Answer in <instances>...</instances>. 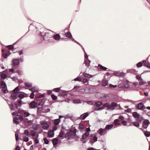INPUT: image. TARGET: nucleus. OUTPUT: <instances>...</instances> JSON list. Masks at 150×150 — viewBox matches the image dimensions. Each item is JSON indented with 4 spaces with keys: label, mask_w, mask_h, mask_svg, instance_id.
Listing matches in <instances>:
<instances>
[{
    "label": "nucleus",
    "mask_w": 150,
    "mask_h": 150,
    "mask_svg": "<svg viewBox=\"0 0 150 150\" xmlns=\"http://www.w3.org/2000/svg\"><path fill=\"white\" fill-rule=\"evenodd\" d=\"M82 49L84 52V60L83 64H85L86 66H90V64L91 61L88 59V55L86 52L84 48L83 47Z\"/></svg>",
    "instance_id": "2"
},
{
    "label": "nucleus",
    "mask_w": 150,
    "mask_h": 150,
    "mask_svg": "<svg viewBox=\"0 0 150 150\" xmlns=\"http://www.w3.org/2000/svg\"><path fill=\"white\" fill-rule=\"evenodd\" d=\"M64 135V132L62 131H61L58 137H62Z\"/></svg>",
    "instance_id": "43"
},
{
    "label": "nucleus",
    "mask_w": 150,
    "mask_h": 150,
    "mask_svg": "<svg viewBox=\"0 0 150 150\" xmlns=\"http://www.w3.org/2000/svg\"><path fill=\"white\" fill-rule=\"evenodd\" d=\"M97 132L100 136H104L107 133V131L106 130L105 128L103 129L100 128L98 129Z\"/></svg>",
    "instance_id": "3"
},
{
    "label": "nucleus",
    "mask_w": 150,
    "mask_h": 150,
    "mask_svg": "<svg viewBox=\"0 0 150 150\" xmlns=\"http://www.w3.org/2000/svg\"><path fill=\"white\" fill-rule=\"evenodd\" d=\"M45 33L43 32H40V33H38L36 39L37 43L40 44L42 42L44 41L45 43H53L54 41L52 38L50 37H45L42 35V34H45Z\"/></svg>",
    "instance_id": "1"
},
{
    "label": "nucleus",
    "mask_w": 150,
    "mask_h": 150,
    "mask_svg": "<svg viewBox=\"0 0 150 150\" xmlns=\"http://www.w3.org/2000/svg\"><path fill=\"white\" fill-rule=\"evenodd\" d=\"M123 84L125 87L128 88L129 87V82L127 81L124 82H123Z\"/></svg>",
    "instance_id": "29"
},
{
    "label": "nucleus",
    "mask_w": 150,
    "mask_h": 150,
    "mask_svg": "<svg viewBox=\"0 0 150 150\" xmlns=\"http://www.w3.org/2000/svg\"><path fill=\"white\" fill-rule=\"evenodd\" d=\"M133 116L135 118H138L139 117V115L136 112H134L132 113Z\"/></svg>",
    "instance_id": "31"
},
{
    "label": "nucleus",
    "mask_w": 150,
    "mask_h": 150,
    "mask_svg": "<svg viewBox=\"0 0 150 150\" xmlns=\"http://www.w3.org/2000/svg\"><path fill=\"white\" fill-rule=\"evenodd\" d=\"M32 127L34 130H37L38 127L37 124H34L32 126Z\"/></svg>",
    "instance_id": "45"
},
{
    "label": "nucleus",
    "mask_w": 150,
    "mask_h": 150,
    "mask_svg": "<svg viewBox=\"0 0 150 150\" xmlns=\"http://www.w3.org/2000/svg\"><path fill=\"white\" fill-rule=\"evenodd\" d=\"M25 135L27 136H28V131L27 130H25L24 131V134H23L24 137L23 140L24 141L27 142L28 141V138L27 137H25L24 135Z\"/></svg>",
    "instance_id": "4"
},
{
    "label": "nucleus",
    "mask_w": 150,
    "mask_h": 150,
    "mask_svg": "<svg viewBox=\"0 0 150 150\" xmlns=\"http://www.w3.org/2000/svg\"><path fill=\"white\" fill-rule=\"evenodd\" d=\"M122 124L124 126H126L127 125V122L125 120H123L122 122Z\"/></svg>",
    "instance_id": "62"
},
{
    "label": "nucleus",
    "mask_w": 150,
    "mask_h": 150,
    "mask_svg": "<svg viewBox=\"0 0 150 150\" xmlns=\"http://www.w3.org/2000/svg\"><path fill=\"white\" fill-rule=\"evenodd\" d=\"M102 105L101 102H98L96 103L95 105L97 107L100 106Z\"/></svg>",
    "instance_id": "47"
},
{
    "label": "nucleus",
    "mask_w": 150,
    "mask_h": 150,
    "mask_svg": "<svg viewBox=\"0 0 150 150\" xmlns=\"http://www.w3.org/2000/svg\"><path fill=\"white\" fill-rule=\"evenodd\" d=\"M62 92L61 93V96H66L67 93L68 92V91H65L64 90H62Z\"/></svg>",
    "instance_id": "30"
},
{
    "label": "nucleus",
    "mask_w": 150,
    "mask_h": 150,
    "mask_svg": "<svg viewBox=\"0 0 150 150\" xmlns=\"http://www.w3.org/2000/svg\"><path fill=\"white\" fill-rule=\"evenodd\" d=\"M61 88V87L54 88L53 89V91L56 92H58L60 90Z\"/></svg>",
    "instance_id": "41"
},
{
    "label": "nucleus",
    "mask_w": 150,
    "mask_h": 150,
    "mask_svg": "<svg viewBox=\"0 0 150 150\" xmlns=\"http://www.w3.org/2000/svg\"><path fill=\"white\" fill-rule=\"evenodd\" d=\"M18 119L17 117H15L13 119V122L16 124H18L19 123L18 122Z\"/></svg>",
    "instance_id": "32"
},
{
    "label": "nucleus",
    "mask_w": 150,
    "mask_h": 150,
    "mask_svg": "<svg viewBox=\"0 0 150 150\" xmlns=\"http://www.w3.org/2000/svg\"><path fill=\"white\" fill-rule=\"evenodd\" d=\"M131 123H132L135 127H138L139 126V124L137 122H132Z\"/></svg>",
    "instance_id": "44"
},
{
    "label": "nucleus",
    "mask_w": 150,
    "mask_h": 150,
    "mask_svg": "<svg viewBox=\"0 0 150 150\" xmlns=\"http://www.w3.org/2000/svg\"><path fill=\"white\" fill-rule=\"evenodd\" d=\"M97 140V137L96 136H94L93 138L90 139V143L91 144H93L96 142Z\"/></svg>",
    "instance_id": "11"
},
{
    "label": "nucleus",
    "mask_w": 150,
    "mask_h": 150,
    "mask_svg": "<svg viewBox=\"0 0 150 150\" xmlns=\"http://www.w3.org/2000/svg\"><path fill=\"white\" fill-rule=\"evenodd\" d=\"M149 123V122L148 120H145L144 121L143 124L146 125H148Z\"/></svg>",
    "instance_id": "40"
},
{
    "label": "nucleus",
    "mask_w": 150,
    "mask_h": 150,
    "mask_svg": "<svg viewBox=\"0 0 150 150\" xmlns=\"http://www.w3.org/2000/svg\"><path fill=\"white\" fill-rule=\"evenodd\" d=\"M109 87L111 88H116L117 87V86L116 85H112L111 84H109Z\"/></svg>",
    "instance_id": "55"
},
{
    "label": "nucleus",
    "mask_w": 150,
    "mask_h": 150,
    "mask_svg": "<svg viewBox=\"0 0 150 150\" xmlns=\"http://www.w3.org/2000/svg\"><path fill=\"white\" fill-rule=\"evenodd\" d=\"M115 75L117 76H125V73L122 72H115Z\"/></svg>",
    "instance_id": "24"
},
{
    "label": "nucleus",
    "mask_w": 150,
    "mask_h": 150,
    "mask_svg": "<svg viewBox=\"0 0 150 150\" xmlns=\"http://www.w3.org/2000/svg\"><path fill=\"white\" fill-rule=\"evenodd\" d=\"M60 38L61 36L59 34H57L53 36L54 39L56 40H60Z\"/></svg>",
    "instance_id": "18"
},
{
    "label": "nucleus",
    "mask_w": 150,
    "mask_h": 150,
    "mask_svg": "<svg viewBox=\"0 0 150 150\" xmlns=\"http://www.w3.org/2000/svg\"><path fill=\"white\" fill-rule=\"evenodd\" d=\"M89 134L88 132H86L82 136V138L83 139H86L89 136Z\"/></svg>",
    "instance_id": "22"
},
{
    "label": "nucleus",
    "mask_w": 150,
    "mask_h": 150,
    "mask_svg": "<svg viewBox=\"0 0 150 150\" xmlns=\"http://www.w3.org/2000/svg\"><path fill=\"white\" fill-rule=\"evenodd\" d=\"M30 134L32 136H35L37 134V133L36 132L33 130L30 132Z\"/></svg>",
    "instance_id": "36"
},
{
    "label": "nucleus",
    "mask_w": 150,
    "mask_h": 150,
    "mask_svg": "<svg viewBox=\"0 0 150 150\" xmlns=\"http://www.w3.org/2000/svg\"><path fill=\"white\" fill-rule=\"evenodd\" d=\"M74 80L76 81H78L80 82L81 81V78L80 77H77L75 78Z\"/></svg>",
    "instance_id": "51"
},
{
    "label": "nucleus",
    "mask_w": 150,
    "mask_h": 150,
    "mask_svg": "<svg viewBox=\"0 0 150 150\" xmlns=\"http://www.w3.org/2000/svg\"><path fill=\"white\" fill-rule=\"evenodd\" d=\"M89 115V114L87 112H86L82 114L80 116V119L83 120L85 119Z\"/></svg>",
    "instance_id": "12"
},
{
    "label": "nucleus",
    "mask_w": 150,
    "mask_h": 150,
    "mask_svg": "<svg viewBox=\"0 0 150 150\" xmlns=\"http://www.w3.org/2000/svg\"><path fill=\"white\" fill-rule=\"evenodd\" d=\"M143 66H150V63L149 62H146H146L145 63H144Z\"/></svg>",
    "instance_id": "60"
},
{
    "label": "nucleus",
    "mask_w": 150,
    "mask_h": 150,
    "mask_svg": "<svg viewBox=\"0 0 150 150\" xmlns=\"http://www.w3.org/2000/svg\"><path fill=\"white\" fill-rule=\"evenodd\" d=\"M9 106H10V108L11 110H14V107L13 106V105L11 104L10 105H9Z\"/></svg>",
    "instance_id": "61"
},
{
    "label": "nucleus",
    "mask_w": 150,
    "mask_h": 150,
    "mask_svg": "<svg viewBox=\"0 0 150 150\" xmlns=\"http://www.w3.org/2000/svg\"><path fill=\"white\" fill-rule=\"evenodd\" d=\"M146 62V60H142V61L139 62L137 63L136 66H143L144 63H145Z\"/></svg>",
    "instance_id": "21"
},
{
    "label": "nucleus",
    "mask_w": 150,
    "mask_h": 150,
    "mask_svg": "<svg viewBox=\"0 0 150 150\" xmlns=\"http://www.w3.org/2000/svg\"><path fill=\"white\" fill-rule=\"evenodd\" d=\"M141 130L143 131L146 137H149L150 136V132L147 131H144V130L143 129L141 128H139Z\"/></svg>",
    "instance_id": "15"
},
{
    "label": "nucleus",
    "mask_w": 150,
    "mask_h": 150,
    "mask_svg": "<svg viewBox=\"0 0 150 150\" xmlns=\"http://www.w3.org/2000/svg\"><path fill=\"white\" fill-rule=\"evenodd\" d=\"M1 79H5L7 77V75L6 74L4 73L2 74L1 75Z\"/></svg>",
    "instance_id": "38"
},
{
    "label": "nucleus",
    "mask_w": 150,
    "mask_h": 150,
    "mask_svg": "<svg viewBox=\"0 0 150 150\" xmlns=\"http://www.w3.org/2000/svg\"><path fill=\"white\" fill-rule=\"evenodd\" d=\"M85 128V127L83 125H81L79 127V129L80 130H83Z\"/></svg>",
    "instance_id": "64"
},
{
    "label": "nucleus",
    "mask_w": 150,
    "mask_h": 150,
    "mask_svg": "<svg viewBox=\"0 0 150 150\" xmlns=\"http://www.w3.org/2000/svg\"><path fill=\"white\" fill-rule=\"evenodd\" d=\"M12 62L13 66H16L19 64V60L17 59H14L12 60Z\"/></svg>",
    "instance_id": "13"
},
{
    "label": "nucleus",
    "mask_w": 150,
    "mask_h": 150,
    "mask_svg": "<svg viewBox=\"0 0 150 150\" xmlns=\"http://www.w3.org/2000/svg\"><path fill=\"white\" fill-rule=\"evenodd\" d=\"M137 108L138 109L142 110H143L145 108L143 104L142 103H140L138 104Z\"/></svg>",
    "instance_id": "5"
},
{
    "label": "nucleus",
    "mask_w": 150,
    "mask_h": 150,
    "mask_svg": "<svg viewBox=\"0 0 150 150\" xmlns=\"http://www.w3.org/2000/svg\"><path fill=\"white\" fill-rule=\"evenodd\" d=\"M1 86L2 88L6 89L7 88V86L6 83L3 81H1Z\"/></svg>",
    "instance_id": "23"
},
{
    "label": "nucleus",
    "mask_w": 150,
    "mask_h": 150,
    "mask_svg": "<svg viewBox=\"0 0 150 150\" xmlns=\"http://www.w3.org/2000/svg\"><path fill=\"white\" fill-rule=\"evenodd\" d=\"M119 120L118 119H116L114 120V123L115 125H120V124L118 123Z\"/></svg>",
    "instance_id": "39"
},
{
    "label": "nucleus",
    "mask_w": 150,
    "mask_h": 150,
    "mask_svg": "<svg viewBox=\"0 0 150 150\" xmlns=\"http://www.w3.org/2000/svg\"><path fill=\"white\" fill-rule=\"evenodd\" d=\"M52 143L54 147H55V146L58 143V139L57 138H55L52 139Z\"/></svg>",
    "instance_id": "16"
},
{
    "label": "nucleus",
    "mask_w": 150,
    "mask_h": 150,
    "mask_svg": "<svg viewBox=\"0 0 150 150\" xmlns=\"http://www.w3.org/2000/svg\"><path fill=\"white\" fill-rule=\"evenodd\" d=\"M113 126L112 124L107 125L106 126L105 129L107 131L111 129Z\"/></svg>",
    "instance_id": "20"
},
{
    "label": "nucleus",
    "mask_w": 150,
    "mask_h": 150,
    "mask_svg": "<svg viewBox=\"0 0 150 150\" xmlns=\"http://www.w3.org/2000/svg\"><path fill=\"white\" fill-rule=\"evenodd\" d=\"M6 47L9 50H12L13 48V46L12 45H8L6 46Z\"/></svg>",
    "instance_id": "46"
},
{
    "label": "nucleus",
    "mask_w": 150,
    "mask_h": 150,
    "mask_svg": "<svg viewBox=\"0 0 150 150\" xmlns=\"http://www.w3.org/2000/svg\"><path fill=\"white\" fill-rule=\"evenodd\" d=\"M88 82V79L85 78H84L83 79V82L84 83H85Z\"/></svg>",
    "instance_id": "59"
},
{
    "label": "nucleus",
    "mask_w": 150,
    "mask_h": 150,
    "mask_svg": "<svg viewBox=\"0 0 150 150\" xmlns=\"http://www.w3.org/2000/svg\"><path fill=\"white\" fill-rule=\"evenodd\" d=\"M12 115H13L15 116H18V114L17 112H14L12 113Z\"/></svg>",
    "instance_id": "63"
},
{
    "label": "nucleus",
    "mask_w": 150,
    "mask_h": 150,
    "mask_svg": "<svg viewBox=\"0 0 150 150\" xmlns=\"http://www.w3.org/2000/svg\"><path fill=\"white\" fill-rule=\"evenodd\" d=\"M48 135L50 137H52L54 136V132L52 130H50L48 132Z\"/></svg>",
    "instance_id": "19"
},
{
    "label": "nucleus",
    "mask_w": 150,
    "mask_h": 150,
    "mask_svg": "<svg viewBox=\"0 0 150 150\" xmlns=\"http://www.w3.org/2000/svg\"><path fill=\"white\" fill-rule=\"evenodd\" d=\"M57 129V126L56 125H54L52 129V131H53V132H54V131L56 130Z\"/></svg>",
    "instance_id": "58"
},
{
    "label": "nucleus",
    "mask_w": 150,
    "mask_h": 150,
    "mask_svg": "<svg viewBox=\"0 0 150 150\" xmlns=\"http://www.w3.org/2000/svg\"><path fill=\"white\" fill-rule=\"evenodd\" d=\"M63 35L65 37H68L69 38H70L72 37L71 33L69 31L63 34Z\"/></svg>",
    "instance_id": "10"
},
{
    "label": "nucleus",
    "mask_w": 150,
    "mask_h": 150,
    "mask_svg": "<svg viewBox=\"0 0 150 150\" xmlns=\"http://www.w3.org/2000/svg\"><path fill=\"white\" fill-rule=\"evenodd\" d=\"M45 100L44 98H43L42 99L41 101L39 104V105H40L42 106L44 104L45 102Z\"/></svg>",
    "instance_id": "35"
},
{
    "label": "nucleus",
    "mask_w": 150,
    "mask_h": 150,
    "mask_svg": "<svg viewBox=\"0 0 150 150\" xmlns=\"http://www.w3.org/2000/svg\"><path fill=\"white\" fill-rule=\"evenodd\" d=\"M118 118L119 120H122L124 119V117L123 116L120 115L119 116Z\"/></svg>",
    "instance_id": "57"
},
{
    "label": "nucleus",
    "mask_w": 150,
    "mask_h": 150,
    "mask_svg": "<svg viewBox=\"0 0 150 150\" xmlns=\"http://www.w3.org/2000/svg\"><path fill=\"white\" fill-rule=\"evenodd\" d=\"M35 23H30V25L29 26V29H28L29 31V30H30V28H31L32 27H33V28H32L33 29V28L37 29V27H35Z\"/></svg>",
    "instance_id": "27"
},
{
    "label": "nucleus",
    "mask_w": 150,
    "mask_h": 150,
    "mask_svg": "<svg viewBox=\"0 0 150 150\" xmlns=\"http://www.w3.org/2000/svg\"><path fill=\"white\" fill-rule=\"evenodd\" d=\"M43 140L44 141L45 144H48L49 143V141L47 138H44L43 139Z\"/></svg>",
    "instance_id": "48"
},
{
    "label": "nucleus",
    "mask_w": 150,
    "mask_h": 150,
    "mask_svg": "<svg viewBox=\"0 0 150 150\" xmlns=\"http://www.w3.org/2000/svg\"><path fill=\"white\" fill-rule=\"evenodd\" d=\"M17 96V94L16 93H13L11 94V97L12 98L13 100L15 99Z\"/></svg>",
    "instance_id": "33"
},
{
    "label": "nucleus",
    "mask_w": 150,
    "mask_h": 150,
    "mask_svg": "<svg viewBox=\"0 0 150 150\" xmlns=\"http://www.w3.org/2000/svg\"><path fill=\"white\" fill-rule=\"evenodd\" d=\"M18 97L20 98H23L25 97V96L24 94L21 93L18 95Z\"/></svg>",
    "instance_id": "52"
},
{
    "label": "nucleus",
    "mask_w": 150,
    "mask_h": 150,
    "mask_svg": "<svg viewBox=\"0 0 150 150\" xmlns=\"http://www.w3.org/2000/svg\"><path fill=\"white\" fill-rule=\"evenodd\" d=\"M73 102L74 103H81V101L79 99H74L73 101Z\"/></svg>",
    "instance_id": "37"
},
{
    "label": "nucleus",
    "mask_w": 150,
    "mask_h": 150,
    "mask_svg": "<svg viewBox=\"0 0 150 150\" xmlns=\"http://www.w3.org/2000/svg\"><path fill=\"white\" fill-rule=\"evenodd\" d=\"M91 88H86L84 89V91L83 92L86 94L91 93Z\"/></svg>",
    "instance_id": "17"
},
{
    "label": "nucleus",
    "mask_w": 150,
    "mask_h": 150,
    "mask_svg": "<svg viewBox=\"0 0 150 150\" xmlns=\"http://www.w3.org/2000/svg\"><path fill=\"white\" fill-rule=\"evenodd\" d=\"M53 100H56L57 99V97L54 94H52L51 96Z\"/></svg>",
    "instance_id": "49"
},
{
    "label": "nucleus",
    "mask_w": 150,
    "mask_h": 150,
    "mask_svg": "<svg viewBox=\"0 0 150 150\" xmlns=\"http://www.w3.org/2000/svg\"><path fill=\"white\" fill-rule=\"evenodd\" d=\"M44 29V28H41L40 29V31H38L39 33H40V32H44L45 33V34L43 35H42L45 36V37H47L48 36V37H49L48 35H49V33L48 32H45V30L46 31V30H45L44 31H43V30Z\"/></svg>",
    "instance_id": "7"
},
{
    "label": "nucleus",
    "mask_w": 150,
    "mask_h": 150,
    "mask_svg": "<svg viewBox=\"0 0 150 150\" xmlns=\"http://www.w3.org/2000/svg\"><path fill=\"white\" fill-rule=\"evenodd\" d=\"M71 136V134L70 132L67 133L65 134L66 137H67L68 139H70Z\"/></svg>",
    "instance_id": "34"
},
{
    "label": "nucleus",
    "mask_w": 150,
    "mask_h": 150,
    "mask_svg": "<svg viewBox=\"0 0 150 150\" xmlns=\"http://www.w3.org/2000/svg\"><path fill=\"white\" fill-rule=\"evenodd\" d=\"M19 91V86H17L13 90V91L15 93H18Z\"/></svg>",
    "instance_id": "42"
},
{
    "label": "nucleus",
    "mask_w": 150,
    "mask_h": 150,
    "mask_svg": "<svg viewBox=\"0 0 150 150\" xmlns=\"http://www.w3.org/2000/svg\"><path fill=\"white\" fill-rule=\"evenodd\" d=\"M29 90L34 93L38 92L39 91V89L37 86H35L29 89Z\"/></svg>",
    "instance_id": "6"
},
{
    "label": "nucleus",
    "mask_w": 150,
    "mask_h": 150,
    "mask_svg": "<svg viewBox=\"0 0 150 150\" xmlns=\"http://www.w3.org/2000/svg\"><path fill=\"white\" fill-rule=\"evenodd\" d=\"M145 83H146L143 81L142 79H141V80L139 81V84L141 85L144 84Z\"/></svg>",
    "instance_id": "50"
},
{
    "label": "nucleus",
    "mask_w": 150,
    "mask_h": 150,
    "mask_svg": "<svg viewBox=\"0 0 150 150\" xmlns=\"http://www.w3.org/2000/svg\"><path fill=\"white\" fill-rule=\"evenodd\" d=\"M60 122V120L59 119H55L53 121V123L54 124L56 125H58Z\"/></svg>",
    "instance_id": "25"
},
{
    "label": "nucleus",
    "mask_w": 150,
    "mask_h": 150,
    "mask_svg": "<svg viewBox=\"0 0 150 150\" xmlns=\"http://www.w3.org/2000/svg\"><path fill=\"white\" fill-rule=\"evenodd\" d=\"M83 75L84 76L88 78H90L92 77L93 76L92 75L89 74L87 73H83Z\"/></svg>",
    "instance_id": "26"
},
{
    "label": "nucleus",
    "mask_w": 150,
    "mask_h": 150,
    "mask_svg": "<svg viewBox=\"0 0 150 150\" xmlns=\"http://www.w3.org/2000/svg\"><path fill=\"white\" fill-rule=\"evenodd\" d=\"M117 105V104L116 103L113 102L110 105L109 109L113 110L115 109V108L116 107Z\"/></svg>",
    "instance_id": "8"
},
{
    "label": "nucleus",
    "mask_w": 150,
    "mask_h": 150,
    "mask_svg": "<svg viewBox=\"0 0 150 150\" xmlns=\"http://www.w3.org/2000/svg\"><path fill=\"white\" fill-rule=\"evenodd\" d=\"M41 124L42 126V128L44 129H46L49 127V125L47 123L42 122Z\"/></svg>",
    "instance_id": "9"
},
{
    "label": "nucleus",
    "mask_w": 150,
    "mask_h": 150,
    "mask_svg": "<svg viewBox=\"0 0 150 150\" xmlns=\"http://www.w3.org/2000/svg\"><path fill=\"white\" fill-rule=\"evenodd\" d=\"M2 56L4 57V58H6L8 56V55L6 53H3Z\"/></svg>",
    "instance_id": "56"
},
{
    "label": "nucleus",
    "mask_w": 150,
    "mask_h": 150,
    "mask_svg": "<svg viewBox=\"0 0 150 150\" xmlns=\"http://www.w3.org/2000/svg\"><path fill=\"white\" fill-rule=\"evenodd\" d=\"M37 106V104L35 101L33 102L30 105V107L31 108H36Z\"/></svg>",
    "instance_id": "14"
},
{
    "label": "nucleus",
    "mask_w": 150,
    "mask_h": 150,
    "mask_svg": "<svg viewBox=\"0 0 150 150\" xmlns=\"http://www.w3.org/2000/svg\"><path fill=\"white\" fill-rule=\"evenodd\" d=\"M108 83V81L105 79H104L102 82V85L103 86H105L107 85Z\"/></svg>",
    "instance_id": "28"
},
{
    "label": "nucleus",
    "mask_w": 150,
    "mask_h": 150,
    "mask_svg": "<svg viewBox=\"0 0 150 150\" xmlns=\"http://www.w3.org/2000/svg\"><path fill=\"white\" fill-rule=\"evenodd\" d=\"M34 96H35V94H34V93L32 92V93H31V94H30V97L31 98L33 99V98H34Z\"/></svg>",
    "instance_id": "53"
},
{
    "label": "nucleus",
    "mask_w": 150,
    "mask_h": 150,
    "mask_svg": "<svg viewBox=\"0 0 150 150\" xmlns=\"http://www.w3.org/2000/svg\"><path fill=\"white\" fill-rule=\"evenodd\" d=\"M110 104H109L108 103H105L103 104V106L105 107H107L108 109H109Z\"/></svg>",
    "instance_id": "54"
}]
</instances>
